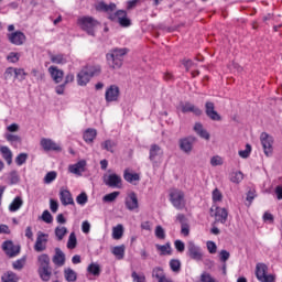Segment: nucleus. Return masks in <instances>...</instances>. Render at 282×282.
<instances>
[{
    "label": "nucleus",
    "mask_w": 282,
    "mask_h": 282,
    "mask_svg": "<svg viewBox=\"0 0 282 282\" xmlns=\"http://www.w3.org/2000/svg\"><path fill=\"white\" fill-rule=\"evenodd\" d=\"M127 52V48H115L107 54L108 66L110 69H120L122 67Z\"/></svg>",
    "instance_id": "f257e3e1"
},
{
    "label": "nucleus",
    "mask_w": 282,
    "mask_h": 282,
    "mask_svg": "<svg viewBox=\"0 0 282 282\" xmlns=\"http://www.w3.org/2000/svg\"><path fill=\"white\" fill-rule=\"evenodd\" d=\"M77 25H79L84 32H87V34L94 36L95 30L98 28L99 22L93 17H82L77 20Z\"/></svg>",
    "instance_id": "f03ea898"
},
{
    "label": "nucleus",
    "mask_w": 282,
    "mask_h": 282,
    "mask_svg": "<svg viewBox=\"0 0 282 282\" xmlns=\"http://www.w3.org/2000/svg\"><path fill=\"white\" fill-rule=\"evenodd\" d=\"M164 158V150L158 144H152L149 151V160L153 165V169H160L162 159Z\"/></svg>",
    "instance_id": "7ed1b4c3"
},
{
    "label": "nucleus",
    "mask_w": 282,
    "mask_h": 282,
    "mask_svg": "<svg viewBox=\"0 0 282 282\" xmlns=\"http://www.w3.org/2000/svg\"><path fill=\"white\" fill-rule=\"evenodd\" d=\"M14 24H10L8 26V33L7 37L8 41L11 42L12 45H23V43H25V34L21 31H14Z\"/></svg>",
    "instance_id": "20e7f679"
},
{
    "label": "nucleus",
    "mask_w": 282,
    "mask_h": 282,
    "mask_svg": "<svg viewBox=\"0 0 282 282\" xmlns=\"http://www.w3.org/2000/svg\"><path fill=\"white\" fill-rule=\"evenodd\" d=\"M170 200L174 208H177V210H182L186 206V200L184 199V192L180 189H172L170 192Z\"/></svg>",
    "instance_id": "39448f33"
},
{
    "label": "nucleus",
    "mask_w": 282,
    "mask_h": 282,
    "mask_svg": "<svg viewBox=\"0 0 282 282\" xmlns=\"http://www.w3.org/2000/svg\"><path fill=\"white\" fill-rule=\"evenodd\" d=\"M256 276L261 282H274V275L268 274V265L265 263L256 265Z\"/></svg>",
    "instance_id": "423d86ee"
},
{
    "label": "nucleus",
    "mask_w": 282,
    "mask_h": 282,
    "mask_svg": "<svg viewBox=\"0 0 282 282\" xmlns=\"http://www.w3.org/2000/svg\"><path fill=\"white\" fill-rule=\"evenodd\" d=\"M197 142V138L195 137H186L178 141V147L183 153H186V155H191L193 153V147Z\"/></svg>",
    "instance_id": "0eeeda50"
},
{
    "label": "nucleus",
    "mask_w": 282,
    "mask_h": 282,
    "mask_svg": "<svg viewBox=\"0 0 282 282\" xmlns=\"http://www.w3.org/2000/svg\"><path fill=\"white\" fill-rule=\"evenodd\" d=\"M187 256L192 258L194 261H202V259H204L202 248L195 245L194 241L187 242Z\"/></svg>",
    "instance_id": "6e6552de"
},
{
    "label": "nucleus",
    "mask_w": 282,
    "mask_h": 282,
    "mask_svg": "<svg viewBox=\"0 0 282 282\" xmlns=\"http://www.w3.org/2000/svg\"><path fill=\"white\" fill-rule=\"evenodd\" d=\"M260 140L263 147L264 155H267V158H270V155H272V144H274V139L272 138V135L262 132L260 135Z\"/></svg>",
    "instance_id": "1a4fd4ad"
},
{
    "label": "nucleus",
    "mask_w": 282,
    "mask_h": 282,
    "mask_svg": "<svg viewBox=\"0 0 282 282\" xmlns=\"http://www.w3.org/2000/svg\"><path fill=\"white\" fill-rule=\"evenodd\" d=\"M2 250L6 252L7 257H17L21 252V246L14 245L11 240H7L2 243Z\"/></svg>",
    "instance_id": "9d476101"
},
{
    "label": "nucleus",
    "mask_w": 282,
    "mask_h": 282,
    "mask_svg": "<svg viewBox=\"0 0 282 282\" xmlns=\"http://www.w3.org/2000/svg\"><path fill=\"white\" fill-rule=\"evenodd\" d=\"M104 184H106V186H110V188H120L122 177H120L118 174H105Z\"/></svg>",
    "instance_id": "9b49d317"
},
{
    "label": "nucleus",
    "mask_w": 282,
    "mask_h": 282,
    "mask_svg": "<svg viewBox=\"0 0 282 282\" xmlns=\"http://www.w3.org/2000/svg\"><path fill=\"white\" fill-rule=\"evenodd\" d=\"M111 21H117L122 28H129L131 20L127 18V11L119 10L113 15H110Z\"/></svg>",
    "instance_id": "f8f14e48"
},
{
    "label": "nucleus",
    "mask_w": 282,
    "mask_h": 282,
    "mask_svg": "<svg viewBox=\"0 0 282 282\" xmlns=\"http://www.w3.org/2000/svg\"><path fill=\"white\" fill-rule=\"evenodd\" d=\"M126 204V208L128 210H138V208H140V202L138 200V194H135V192H131L128 194V196L126 197L124 200Z\"/></svg>",
    "instance_id": "ddd939ff"
},
{
    "label": "nucleus",
    "mask_w": 282,
    "mask_h": 282,
    "mask_svg": "<svg viewBox=\"0 0 282 282\" xmlns=\"http://www.w3.org/2000/svg\"><path fill=\"white\" fill-rule=\"evenodd\" d=\"M106 102H116L120 98V88L116 85H111L107 88L105 94Z\"/></svg>",
    "instance_id": "4468645a"
},
{
    "label": "nucleus",
    "mask_w": 282,
    "mask_h": 282,
    "mask_svg": "<svg viewBox=\"0 0 282 282\" xmlns=\"http://www.w3.org/2000/svg\"><path fill=\"white\" fill-rule=\"evenodd\" d=\"M205 113L209 120H214L215 122L221 120V116L215 110V104L213 101H207L205 104Z\"/></svg>",
    "instance_id": "2eb2a0df"
},
{
    "label": "nucleus",
    "mask_w": 282,
    "mask_h": 282,
    "mask_svg": "<svg viewBox=\"0 0 282 282\" xmlns=\"http://www.w3.org/2000/svg\"><path fill=\"white\" fill-rule=\"evenodd\" d=\"M180 109L182 113H194V116H202L203 113L202 109L191 102H181Z\"/></svg>",
    "instance_id": "dca6fc26"
},
{
    "label": "nucleus",
    "mask_w": 282,
    "mask_h": 282,
    "mask_svg": "<svg viewBox=\"0 0 282 282\" xmlns=\"http://www.w3.org/2000/svg\"><path fill=\"white\" fill-rule=\"evenodd\" d=\"M48 74L56 85H58V83H63V78L65 77L63 69H59L57 66H50Z\"/></svg>",
    "instance_id": "f3484780"
},
{
    "label": "nucleus",
    "mask_w": 282,
    "mask_h": 282,
    "mask_svg": "<svg viewBox=\"0 0 282 282\" xmlns=\"http://www.w3.org/2000/svg\"><path fill=\"white\" fill-rule=\"evenodd\" d=\"M45 243H47V234H43V231H39L35 246H34L35 252H43V250H45L46 248Z\"/></svg>",
    "instance_id": "a211bd4d"
},
{
    "label": "nucleus",
    "mask_w": 282,
    "mask_h": 282,
    "mask_svg": "<svg viewBox=\"0 0 282 282\" xmlns=\"http://www.w3.org/2000/svg\"><path fill=\"white\" fill-rule=\"evenodd\" d=\"M87 166V161L80 160L79 162L69 165L68 171L74 175H83L85 173V167Z\"/></svg>",
    "instance_id": "6ab92c4d"
},
{
    "label": "nucleus",
    "mask_w": 282,
    "mask_h": 282,
    "mask_svg": "<svg viewBox=\"0 0 282 282\" xmlns=\"http://www.w3.org/2000/svg\"><path fill=\"white\" fill-rule=\"evenodd\" d=\"M40 144L44 151H61V145H58L52 139H42Z\"/></svg>",
    "instance_id": "aec40b11"
},
{
    "label": "nucleus",
    "mask_w": 282,
    "mask_h": 282,
    "mask_svg": "<svg viewBox=\"0 0 282 282\" xmlns=\"http://www.w3.org/2000/svg\"><path fill=\"white\" fill-rule=\"evenodd\" d=\"M194 131L203 140H206V141L210 140V133L208 132V130L204 129V124H202V122H196L194 124Z\"/></svg>",
    "instance_id": "412c9836"
},
{
    "label": "nucleus",
    "mask_w": 282,
    "mask_h": 282,
    "mask_svg": "<svg viewBox=\"0 0 282 282\" xmlns=\"http://www.w3.org/2000/svg\"><path fill=\"white\" fill-rule=\"evenodd\" d=\"M59 199L63 206L74 205V198L72 197V193L67 189H61Z\"/></svg>",
    "instance_id": "4be33fe9"
},
{
    "label": "nucleus",
    "mask_w": 282,
    "mask_h": 282,
    "mask_svg": "<svg viewBox=\"0 0 282 282\" xmlns=\"http://www.w3.org/2000/svg\"><path fill=\"white\" fill-rule=\"evenodd\" d=\"M91 80V77L88 75L87 70L83 68L78 74H77V85L79 87H86V85Z\"/></svg>",
    "instance_id": "5701e85b"
},
{
    "label": "nucleus",
    "mask_w": 282,
    "mask_h": 282,
    "mask_svg": "<svg viewBox=\"0 0 282 282\" xmlns=\"http://www.w3.org/2000/svg\"><path fill=\"white\" fill-rule=\"evenodd\" d=\"M215 219L220 224H226L228 221V210L226 208L216 207Z\"/></svg>",
    "instance_id": "b1692460"
},
{
    "label": "nucleus",
    "mask_w": 282,
    "mask_h": 282,
    "mask_svg": "<svg viewBox=\"0 0 282 282\" xmlns=\"http://www.w3.org/2000/svg\"><path fill=\"white\" fill-rule=\"evenodd\" d=\"M53 263H55V265H58V267L65 265V253L58 248L55 249Z\"/></svg>",
    "instance_id": "393cba45"
},
{
    "label": "nucleus",
    "mask_w": 282,
    "mask_h": 282,
    "mask_svg": "<svg viewBox=\"0 0 282 282\" xmlns=\"http://www.w3.org/2000/svg\"><path fill=\"white\" fill-rule=\"evenodd\" d=\"M0 153L3 158V160H6L7 164H12V150H10V148L6 147V145H1L0 147Z\"/></svg>",
    "instance_id": "a878e982"
},
{
    "label": "nucleus",
    "mask_w": 282,
    "mask_h": 282,
    "mask_svg": "<svg viewBox=\"0 0 282 282\" xmlns=\"http://www.w3.org/2000/svg\"><path fill=\"white\" fill-rule=\"evenodd\" d=\"M90 78H94V76H100V72L102 69L100 68V65H89L84 68Z\"/></svg>",
    "instance_id": "bb28decb"
},
{
    "label": "nucleus",
    "mask_w": 282,
    "mask_h": 282,
    "mask_svg": "<svg viewBox=\"0 0 282 282\" xmlns=\"http://www.w3.org/2000/svg\"><path fill=\"white\" fill-rule=\"evenodd\" d=\"M96 10L99 12H113L116 10V3L107 4L105 2H99L96 6Z\"/></svg>",
    "instance_id": "cd10ccee"
},
{
    "label": "nucleus",
    "mask_w": 282,
    "mask_h": 282,
    "mask_svg": "<svg viewBox=\"0 0 282 282\" xmlns=\"http://www.w3.org/2000/svg\"><path fill=\"white\" fill-rule=\"evenodd\" d=\"M97 135H98V131H96V129L88 128L84 132V140L85 142H94Z\"/></svg>",
    "instance_id": "c85d7f7f"
},
{
    "label": "nucleus",
    "mask_w": 282,
    "mask_h": 282,
    "mask_svg": "<svg viewBox=\"0 0 282 282\" xmlns=\"http://www.w3.org/2000/svg\"><path fill=\"white\" fill-rule=\"evenodd\" d=\"M123 178L126 180V182L133 184V182H140V174L131 173L129 172V170H126L123 173Z\"/></svg>",
    "instance_id": "c756f323"
},
{
    "label": "nucleus",
    "mask_w": 282,
    "mask_h": 282,
    "mask_svg": "<svg viewBox=\"0 0 282 282\" xmlns=\"http://www.w3.org/2000/svg\"><path fill=\"white\" fill-rule=\"evenodd\" d=\"M122 235H124V226L119 224L112 228V239H116V240L122 239Z\"/></svg>",
    "instance_id": "7c9ffc66"
},
{
    "label": "nucleus",
    "mask_w": 282,
    "mask_h": 282,
    "mask_svg": "<svg viewBox=\"0 0 282 282\" xmlns=\"http://www.w3.org/2000/svg\"><path fill=\"white\" fill-rule=\"evenodd\" d=\"M40 276L42 281H50V279L52 278V268L51 267L40 268Z\"/></svg>",
    "instance_id": "2f4dec72"
},
{
    "label": "nucleus",
    "mask_w": 282,
    "mask_h": 282,
    "mask_svg": "<svg viewBox=\"0 0 282 282\" xmlns=\"http://www.w3.org/2000/svg\"><path fill=\"white\" fill-rule=\"evenodd\" d=\"M101 149L104 151H109V153H115L116 152V143L113 140H106L101 142Z\"/></svg>",
    "instance_id": "473e14b6"
},
{
    "label": "nucleus",
    "mask_w": 282,
    "mask_h": 282,
    "mask_svg": "<svg viewBox=\"0 0 282 282\" xmlns=\"http://www.w3.org/2000/svg\"><path fill=\"white\" fill-rule=\"evenodd\" d=\"M124 250H126V247L124 245H121V246H117V247H113L111 249V252L113 256L117 257V259H124Z\"/></svg>",
    "instance_id": "72a5a7b5"
},
{
    "label": "nucleus",
    "mask_w": 282,
    "mask_h": 282,
    "mask_svg": "<svg viewBox=\"0 0 282 282\" xmlns=\"http://www.w3.org/2000/svg\"><path fill=\"white\" fill-rule=\"evenodd\" d=\"M21 206H23V199H21V197H17L13 199V202L9 205V210L11 213H17V210H19V208H21Z\"/></svg>",
    "instance_id": "f704fd0d"
},
{
    "label": "nucleus",
    "mask_w": 282,
    "mask_h": 282,
    "mask_svg": "<svg viewBox=\"0 0 282 282\" xmlns=\"http://www.w3.org/2000/svg\"><path fill=\"white\" fill-rule=\"evenodd\" d=\"M67 229L66 227L63 226H57L55 228V237L57 239V241H63V239H65V235H67Z\"/></svg>",
    "instance_id": "c9c22d12"
},
{
    "label": "nucleus",
    "mask_w": 282,
    "mask_h": 282,
    "mask_svg": "<svg viewBox=\"0 0 282 282\" xmlns=\"http://www.w3.org/2000/svg\"><path fill=\"white\" fill-rule=\"evenodd\" d=\"M64 276H65L66 281L74 282V281H76L78 275L76 274V271H74L70 268H67L64 270Z\"/></svg>",
    "instance_id": "e433bc0d"
},
{
    "label": "nucleus",
    "mask_w": 282,
    "mask_h": 282,
    "mask_svg": "<svg viewBox=\"0 0 282 282\" xmlns=\"http://www.w3.org/2000/svg\"><path fill=\"white\" fill-rule=\"evenodd\" d=\"M120 196V192H112L110 194H106L102 197V202H105V204H111L113 203L116 199H118V197Z\"/></svg>",
    "instance_id": "4c0bfd02"
},
{
    "label": "nucleus",
    "mask_w": 282,
    "mask_h": 282,
    "mask_svg": "<svg viewBox=\"0 0 282 282\" xmlns=\"http://www.w3.org/2000/svg\"><path fill=\"white\" fill-rule=\"evenodd\" d=\"M51 63H54L55 65H65V63H67V59L61 54H55L51 55Z\"/></svg>",
    "instance_id": "58836bf2"
},
{
    "label": "nucleus",
    "mask_w": 282,
    "mask_h": 282,
    "mask_svg": "<svg viewBox=\"0 0 282 282\" xmlns=\"http://www.w3.org/2000/svg\"><path fill=\"white\" fill-rule=\"evenodd\" d=\"M87 272H89L94 276H100V264L94 262L90 263L87 268Z\"/></svg>",
    "instance_id": "ea45409f"
},
{
    "label": "nucleus",
    "mask_w": 282,
    "mask_h": 282,
    "mask_svg": "<svg viewBox=\"0 0 282 282\" xmlns=\"http://www.w3.org/2000/svg\"><path fill=\"white\" fill-rule=\"evenodd\" d=\"M154 235L156 239H161V240L166 239V231L164 230L163 226L158 225L155 227Z\"/></svg>",
    "instance_id": "a19ab883"
},
{
    "label": "nucleus",
    "mask_w": 282,
    "mask_h": 282,
    "mask_svg": "<svg viewBox=\"0 0 282 282\" xmlns=\"http://www.w3.org/2000/svg\"><path fill=\"white\" fill-rule=\"evenodd\" d=\"M156 250H159V252H161L162 256L165 254H171V245L166 243V245H155Z\"/></svg>",
    "instance_id": "79ce46f5"
},
{
    "label": "nucleus",
    "mask_w": 282,
    "mask_h": 282,
    "mask_svg": "<svg viewBox=\"0 0 282 282\" xmlns=\"http://www.w3.org/2000/svg\"><path fill=\"white\" fill-rule=\"evenodd\" d=\"M243 181V173L241 172H232L230 175V182L234 184H240Z\"/></svg>",
    "instance_id": "37998d69"
},
{
    "label": "nucleus",
    "mask_w": 282,
    "mask_h": 282,
    "mask_svg": "<svg viewBox=\"0 0 282 282\" xmlns=\"http://www.w3.org/2000/svg\"><path fill=\"white\" fill-rule=\"evenodd\" d=\"M78 243V240L76 239V234L72 232L68 237V241H67V248L69 250H74V248H76V245Z\"/></svg>",
    "instance_id": "c03bdc74"
},
{
    "label": "nucleus",
    "mask_w": 282,
    "mask_h": 282,
    "mask_svg": "<svg viewBox=\"0 0 282 282\" xmlns=\"http://www.w3.org/2000/svg\"><path fill=\"white\" fill-rule=\"evenodd\" d=\"M40 268H50V256L41 254L39 257Z\"/></svg>",
    "instance_id": "a18cd8bd"
},
{
    "label": "nucleus",
    "mask_w": 282,
    "mask_h": 282,
    "mask_svg": "<svg viewBox=\"0 0 282 282\" xmlns=\"http://www.w3.org/2000/svg\"><path fill=\"white\" fill-rule=\"evenodd\" d=\"M2 281L3 282H19V276H17V274L12 273V272H7L3 276H2Z\"/></svg>",
    "instance_id": "49530a36"
},
{
    "label": "nucleus",
    "mask_w": 282,
    "mask_h": 282,
    "mask_svg": "<svg viewBox=\"0 0 282 282\" xmlns=\"http://www.w3.org/2000/svg\"><path fill=\"white\" fill-rule=\"evenodd\" d=\"M170 268L173 272H180V270L182 268V262H180V260H177V259H172L170 261Z\"/></svg>",
    "instance_id": "de8ad7c7"
},
{
    "label": "nucleus",
    "mask_w": 282,
    "mask_h": 282,
    "mask_svg": "<svg viewBox=\"0 0 282 282\" xmlns=\"http://www.w3.org/2000/svg\"><path fill=\"white\" fill-rule=\"evenodd\" d=\"M252 152V147L250 144L246 145L245 150H240L238 155H240L243 160L250 158V153Z\"/></svg>",
    "instance_id": "09e8293b"
},
{
    "label": "nucleus",
    "mask_w": 282,
    "mask_h": 282,
    "mask_svg": "<svg viewBox=\"0 0 282 282\" xmlns=\"http://www.w3.org/2000/svg\"><path fill=\"white\" fill-rule=\"evenodd\" d=\"M40 219H42V221H45V224H52L54 221V217H52L50 210H44Z\"/></svg>",
    "instance_id": "8fccbe9b"
},
{
    "label": "nucleus",
    "mask_w": 282,
    "mask_h": 282,
    "mask_svg": "<svg viewBox=\"0 0 282 282\" xmlns=\"http://www.w3.org/2000/svg\"><path fill=\"white\" fill-rule=\"evenodd\" d=\"M28 73L23 68H14V78H20V80H25Z\"/></svg>",
    "instance_id": "3c124183"
},
{
    "label": "nucleus",
    "mask_w": 282,
    "mask_h": 282,
    "mask_svg": "<svg viewBox=\"0 0 282 282\" xmlns=\"http://www.w3.org/2000/svg\"><path fill=\"white\" fill-rule=\"evenodd\" d=\"M88 199L89 198L87 197V193H85V192L80 193L76 197V202H77V204H79V206H85V204H87Z\"/></svg>",
    "instance_id": "603ef678"
},
{
    "label": "nucleus",
    "mask_w": 282,
    "mask_h": 282,
    "mask_svg": "<svg viewBox=\"0 0 282 282\" xmlns=\"http://www.w3.org/2000/svg\"><path fill=\"white\" fill-rule=\"evenodd\" d=\"M19 58H21V55L19 53L11 52L7 56V61L9 63H19Z\"/></svg>",
    "instance_id": "864d4df0"
},
{
    "label": "nucleus",
    "mask_w": 282,
    "mask_h": 282,
    "mask_svg": "<svg viewBox=\"0 0 282 282\" xmlns=\"http://www.w3.org/2000/svg\"><path fill=\"white\" fill-rule=\"evenodd\" d=\"M26 161H28L26 153H21L15 158V164H18V166H22V164H25Z\"/></svg>",
    "instance_id": "5fc2aeb1"
},
{
    "label": "nucleus",
    "mask_w": 282,
    "mask_h": 282,
    "mask_svg": "<svg viewBox=\"0 0 282 282\" xmlns=\"http://www.w3.org/2000/svg\"><path fill=\"white\" fill-rule=\"evenodd\" d=\"M56 180V172H48L44 177V184H52Z\"/></svg>",
    "instance_id": "6e6d98bb"
},
{
    "label": "nucleus",
    "mask_w": 282,
    "mask_h": 282,
    "mask_svg": "<svg viewBox=\"0 0 282 282\" xmlns=\"http://www.w3.org/2000/svg\"><path fill=\"white\" fill-rule=\"evenodd\" d=\"M221 199H224V195L218 188H215L213 191V202L217 203V202H221Z\"/></svg>",
    "instance_id": "4d7b16f0"
},
{
    "label": "nucleus",
    "mask_w": 282,
    "mask_h": 282,
    "mask_svg": "<svg viewBox=\"0 0 282 282\" xmlns=\"http://www.w3.org/2000/svg\"><path fill=\"white\" fill-rule=\"evenodd\" d=\"M3 76L4 80H12L14 78V67L7 68Z\"/></svg>",
    "instance_id": "13d9d810"
},
{
    "label": "nucleus",
    "mask_w": 282,
    "mask_h": 282,
    "mask_svg": "<svg viewBox=\"0 0 282 282\" xmlns=\"http://www.w3.org/2000/svg\"><path fill=\"white\" fill-rule=\"evenodd\" d=\"M4 138L8 142H21V137L12 133H6Z\"/></svg>",
    "instance_id": "bf43d9fd"
},
{
    "label": "nucleus",
    "mask_w": 282,
    "mask_h": 282,
    "mask_svg": "<svg viewBox=\"0 0 282 282\" xmlns=\"http://www.w3.org/2000/svg\"><path fill=\"white\" fill-rule=\"evenodd\" d=\"M212 166H221L224 164V159L221 156L216 155L210 159Z\"/></svg>",
    "instance_id": "052dcab7"
},
{
    "label": "nucleus",
    "mask_w": 282,
    "mask_h": 282,
    "mask_svg": "<svg viewBox=\"0 0 282 282\" xmlns=\"http://www.w3.org/2000/svg\"><path fill=\"white\" fill-rule=\"evenodd\" d=\"M174 246L177 252H184L186 250V245L182 240H175Z\"/></svg>",
    "instance_id": "680f3d73"
},
{
    "label": "nucleus",
    "mask_w": 282,
    "mask_h": 282,
    "mask_svg": "<svg viewBox=\"0 0 282 282\" xmlns=\"http://www.w3.org/2000/svg\"><path fill=\"white\" fill-rule=\"evenodd\" d=\"M12 265L14 270H23V267L25 265V259L14 261Z\"/></svg>",
    "instance_id": "e2e57ef3"
},
{
    "label": "nucleus",
    "mask_w": 282,
    "mask_h": 282,
    "mask_svg": "<svg viewBox=\"0 0 282 282\" xmlns=\"http://www.w3.org/2000/svg\"><path fill=\"white\" fill-rule=\"evenodd\" d=\"M131 276L133 282H147V278L144 275H139L135 271L132 272Z\"/></svg>",
    "instance_id": "0e129e2a"
},
{
    "label": "nucleus",
    "mask_w": 282,
    "mask_h": 282,
    "mask_svg": "<svg viewBox=\"0 0 282 282\" xmlns=\"http://www.w3.org/2000/svg\"><path fill=\"white\" fill-rule=\"evenodd\" d=\"M207 249L210 254H215L217 252V245L214 241H207Z\"/></svg>",
    "instance_id": "69168bd1"
},
{
    "label": "nucleus",
    "mask_w": 282,
    "mask_h": 282,
    "mask_svg": "<svg viewBox=\"0 0 282 282\" xmlns=\"http://www.w3.org/2000/svg\"><path fill=\"white\" fill-rule=\"evenodd\" d=\"M10 182L11 184H19V173L17 171L10 173Z\"/></svg>",
    "instance_id": "338daca9"
},
{
    "label": "nucleus",
    "mask_w": 282,
    "mask_h": 282,
    "mask_svg": "<svg viewBox=\"0 0 282 282\" xmlns=\"http://www.w3.org/2000/svg\"><path fill=\"white\" fill-rule=\"evenodd\" d=\"M229 259H230V252H228L226 250H221L220 251V261L226 263V261H228Z\"/></svg>",
    "instance_id": "774afa93"
}]
</instances>
